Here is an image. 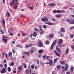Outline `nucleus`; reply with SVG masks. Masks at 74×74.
I'll return each mask as SVG.
<instances>
[{"label": "nucleus", "mask_w": 74, "mask_h": 74, "mask_svg": "<svg viewBox=\"0 0 74 74\" xmlns=\"http://www.w3.org/2000/svg\"><path fill=\"white\" fill-rule=\"evenodd\" d=\"M0 32L2 34H4V32L3 31L2 29H0Z\"/></svg>", "instance_id": "79ce46f5"}, {"label": "nucleus", "mask_w": 74, "mask_h": 74, "mask_svg": "<svg viewBox=\"0 0 74 74\" xmlns=\"http://www.w3.org/2000/svg\"><path fill=\"white\" fill-rule=\"evenodd\" d=\"M12 55V53L11 51H10L8 53V56L9 57H11V56Z\"/></svg>", "instance_id": "aec40b11"}, {"label": "nucleus", "mask_w": 74, "mask_h": 74, "mask_svg": "<svg viewBox=\"0 0 74 74\" xmlns=\"http://www.w3.org/2000/svg\"><path fill=\"white\" fill-rule=\"evenodd\" d=\"M74 71V67H71V71L72 73L73 72V71Z\"/></svg>", "instance_id": "cd10ccee"}, {"label": "nucleus", "mask_w": 74, "mask_h": 74, "mask_svg": "<svg viewBox=\"0 0 74 74\" xmlns=\"http://www.w3.org/2000/svg\"><path fill=\"white\" fill-rule=\"evenodd\" d=\"M36 61L37 62V64H39V61L38 60H37Z\"/></svg>", "instance_id": "680f3d73"}, {"label": "nucleus", "mask_w": 74, "mask_h": 74, "mask_svg": "<svg viewBox=\"0 0 74 74\" xmlns=\"http://www.w3.org/2000/svg\"><path fill=\"white\" fill-rule=\"evenodd\" d=\"M71 48L73 50H74V46H72L71 47Z\"/></svg>", "instance_id": "603ef678"}, {"label": "nucleus", "mask_w": 74, "mask_h": 74, "mask_svg": "<svg viewBox=\"0 0 74 74\" xmlns=\"http://www.w3.org/2000/svg\"><path fill=\"white\" fill-rule=\"evenodd\" d=\"M66 74H70V71H68L66 73Z\"/></svg>", "instance_id": "e2e57ef3"}, {"label": "nucleus", "mask_w": 74, "mask_h": 74, "mask_svg": "<svg viewBox=\"0 0 74 74\" xmlns=\"http://www.w3.org/2000/svg\"><path fill=\"white\" fill-rule=\"evenodd\" d=\"M61 36L62 37L63 36V34L62 33L61 34Z\"/></svg>", "instance_id": "69168bd1"}, {"label": "nucleus", "mask_w": 74, "mask_h": 74, "mask_svg": "<svg viewBox=\"0 0 74 74\" xmlns=\"http://www.w3.org/2000/svg\"><path fill=\"white\" fill-rule=\"evenodd\" d=\"M49 42H50L48 40H46V44H49Z\"/></svg>", "instance_id": "a19ab883"}, {"label": "nucleus", "mask_w": 74, "mask_h": 74, "mask_svg": "<svg viewBox=\"0 0 74 74\" xmlns=\"http://www.w3.org/2000/svg\"><path fill=\"white\" fill-rule=\"evenodd\" d=\"M15 42L14 41H12V44H14Z\"/></svg>", "instance_id": "774afa93"}, {"label": "nucleus", "mask_w": 74, "mask_h": 74, "mask_svg": "<svg viewBox=\"0 0 74 74\" xmlns=\"http://www.w3.org/2000/svg\"><path fill=\"white\" fill-rule=\"evenodd\" d=\"M35 51V49H32L30 51V52L31 53H33V52H34Z\"/></svg>", "instance_id": "a211bd4d"}, {"label": "nucleus", "mask_w": 74, "mask_h": 74, "mask_svg": "<svg viewBox=\"0 0 74 74\" xmlns=\"http://www.w3.org/2000/svg\"><path fill=\"white\" fill-rule=\"evenodd\" d=\"M56 42H57V40H55L51 45L50 47V50H52L53 47V45H56Z\"/></svg>", "instance_id": "f257e3e1"}, {"label": "nucleus", "mask_w": 74, "mask_h": 74, "mask_svg": "<svg viewBox=\"0 0 74 74\" xmlns=\"http://www.w3.org/2000/svg\"><path fill=\"white\" fill-rule=\"evenodd\" d=\"M6 63V59H5L3 61V63L5 64Z\"/></svg>", "instance_id": "864d4df0"}, {"label": "nucleus", "mask_w": 74, "mask_h": 74, "mask_svg": "<svg viewBox=\"0 0 74 74\" xmlns=\"http://www.w3.org/2000/svg\"><path fill=\"white\" fill-rule=\"evenodd\" d=\"M53 52L55 53L56 55L58 56V57H60V53H57V51L56 50H54Z\"/></svg>", "instance_id": "20e7f679"}, {"label": "nucleus", "mask_w": 74, "mask_h": 74, "mask_svg": "<svg viewBox=\"0 0 74 74\" xmlns=\"http://www.w3.org/2000/svg\"><path fill=\"white\" fill-rule=\"evenodd\" d=\"M16 5H15L14 7V10H16V9H17V6L19 4V3L18 2H16Z\"/></svg>", "instance_id": "1a4fd4ad"}, {"label": "nucleus", "mask_w": 74, "mask_h": 74, "mask_svg": "<svg viewBox=\"0 0 74 74\" xmlns=\"http://www.w3.org/2000/svg\"><path fill=\"white\" fill-rule=\"evenodd\" d=\"M59 59V58H56V59H55L54 60V63H55L56 62H57V61H58V60Z\"/></svg>", "instance_id": "5701e85b"}, {"label": "nucleus", "mask_w": 74, "mask_h": 74, "mask_svg": "<svg viewBox=\"0 0 74 74\" xmlns=\"http://www.w3.org/2000/svg\"><path fill=\"white\" fill-rule=\"evenodd\" d=\"M52 20L53 21H54V22H56V19L54 18H52Z\"/></svg>", "instance_id": "3c124183"}, {"label": "nucleus", "mask_w": 74, "mask_h": 74, "mask_svg": "<svg viewBox=\"0 0 74 74\" xmlns=\"http://www.w3.org/2000/svg\"><path fill=\"white\" fill-rule=\"evenodd\" d=\"M28 7L30 9H31L32 10H33V7H30V6H28Z\"/></svg>", "instance_id": "58836bf2"}, {"label": "nucleus", "mask_w": 74, "mask_h": 74, "mask_svg": "<svg viewBox=\"0 0 74 74\" xmlns=\"http://www.w3.org/2000/svg\"><path fill=\"white\" fill-rule=\"evenodd\" d=\"M67 53L68 54H69V48H68V47L67 48V49L65 53L66 54H67Z\"/></svg>", "instance_id": "4be33fe9"}, {"label": "nucleus", "mask_w": 74, "mask_h": 74, "mask_svg": "<svg viewBox=\"0 0 74 74\" xmlns=\"http://www.w3.org/2000/svg\"><path fill=\"white\" fill-rule=\"evenodd\" d=\"M57 13H61V11L60 10H58L57 11Z\"/></svg>", "instance_id": "37998d69"}, {"label": "nucleus", "mask_w": 74, "mask_h": 74, "mask_svg": "<svg viewBox=\"0 0 74 74\" xmlns=\"http://www.w3.org/2000/svg\"><path fill=\"white\" fill-rule=\"evenodd\" d=\"M48 60L49 61V64L50 66H52V65L53 64V61H52V60L49 59Z\"/></svg>", "instance_id": "39448f33"}, {"label": "nucleus", "mask_w": 74, "mask_h": 74, "mask_svg": "<svg viewBox=\"0 0 74 74\" xmlns=\"http://www.w3.org/2000/svg\"><path fill=\"white\" fill-rule=\"evenodd\" d=\"M37 33L36 32H34L32 34V36L33 37H36L37 36Z\"/></svg>", "instance_id": "ddd939ff"}, {"label": "nucleus", "mask_w": 74, "mask_h": 74, "mask_svg": "<svg viewBox=\"0 0 74 74\" xmlns=\"http://www.w3.org/2000/svg\"><path fill=\"white\" fill-rule=\"evenodd\" d=\"M31 67L32 69H33L34 68V66L32 65L31 66Z\"/></svg>", "instance_id": "6e6d98bb"}, {"label": "nucleus", "mask_w": 74, "mask_h": 74, "mask_svg": "<svg viewBox=\"0 0 74 74\" xmlns=\"http://www.w3.org/2000/svg\"><path fill=\"white\" fill-rule=\"evenodd\" d=\"M45 24H47V25H53V24L52 23H50L49 22H48V23H45Z\"/></svg>", "instance_id": "dca6fc26"}, {"label": "nucleus", "mask_w": 74, "mask_h": 74, "mask_svg": "<svg viewBox=\"0 0 74 74\" xmlns=\"http://www.w3.org/2000/svg\"><path fill=\"white\" fill-rule=\"evenodd\" d=\"M0 67H1V68H3V65L2 64H0Z\"/></svg>", "instance_id": "5fc2aeb1"}, {"label": "nucleus", "mask_w": 74, "mask_h": 74, "mask_svg": "<svg viewBox=\"0 0 74 74\" xmlns=\"http://www.w3.org/2000/svg\"><path fill=\"white\" fill-rule=\"evenodd\" d=\"M60 67H61L59 65H58L57 66V69L58 70H59L60 69Z\"/></svg>", "instance_id": "72a5a7b5"}, {"label": "nucleus", "mask_w": 74, "mask_h": 74, "mask_svg": "<svg viewBox=\"0 0 74 74\" xmlns=\"http://www.w3.org/2000/svg\"><path fill=\"white\" fill-rule=\"evenodd\" d=\"M53 12H54V13H56V12H57V11H56L55 10L53 11Z\"/></svg>", "instance_id": "4d7b16f0"}, {"label": "nucleus", "mask_w": 74, "mask_h": 74, "mask_svg": "<svg viewBox=\"0 0 74 74\" xmlns=\"http://www.w3.org/2000/svg\"><path fill=\"white\" fill-rule=\"evenodd\" d=\"M44 33V32L43 31H42L40 33V34H42Z\"/></svg>", "instance_id": "de8ad7c7"}, {"label": "nucleus", "mask_w": 74, "mask_h": 74, "mask_svg": "<svg viewBox=\"0 0 74 74\" xmlns=\"http://www.w3.org/2000/svg\"><path fill=\"white\" fill-rule=\"evenodd\" d=\"M8 71H9V72H10L11 71V68L10 67H8Z\"/></svg>", "instance_id": "7c9ffc66"}, {"label": "nucleus", "mask_w": 74, "mask_h": 74, "mask_svg": "<svg viewBox=\"0 0 74 74\" xmlns=\"http://www.w3.org/2000/svg\"><path fill=\"white\" fill-rule=\"evenodd\" d=\"M56 5V4L55 3H49L48 4L49 6V7H54Z\"/></svg>", "instance_id": "f8f14e48"}, {"label": "nucleus", "mask_w": 74, "mask_h": 74, "mask_svg": "<svg viewBox=\"0 0 74 74\" xmlns=\"http://www.w3.org/2000/svg\"><path fill=\"white\" fill-rule=\"evenodd\" d=\"M38 44H39V45L40 47H43V44H42V42L41 41H39L38 42Z\"/></svg>", "instance_id": "7ed1b4c3"}, {"label": "nucleus", "mask_w": 74, "mask_h": 74, "mask_svg": "<svg viewBox=\"0 0 74 74\" xmlns=\"http://www.w3.org/2000/svg\"><path fill=\"white\" fill-rule=\"evenodd\" d=\"M39 28H40V31H42V30H43V29H42V27H41V26H40Z\"/></svg>", "instance_id": "ea45409f"}, {"label": "nucleus", "mask_w": 74, "mask_h": 74, "mask_svg": "<svg viewBox=\"0 0 74 74\" xmlns=\"http://www.w3.org/2000/svg\"><path fill=\"white\" fill-rule=\"evenodd\" d=\"M31 40H35V38H31Z\"/></svg>", "instance_id": "338daca9"}, {"label": "nucleus", "mask_w": 74, "mask_h": 74, "mask_svg": "<svg viewBox=\"0 0 74 74\" xmlns=\"http://www.w3.org/2000/svg\"><path fill=\"white\" fill-rule=\"evenodd\" d=\"M0 72L1 73L4 74L5 73V72H6V70H5V68H3L2 69V71H0Z\"/></svg>", "instance_id": "423d86ee"}, {"label": "nucleus", "mask_w": 74, "mask_h": 74, "mask_svg": "<svg viewBox=\"0 0 74 74\" xmlns=\"http://www.w3.org/2000/svg\"><path fill=\"white\" fill-rule=\"evenodd\" d=\"M69 23L71 25H73V24H74V19H71L69 22Z\"/></svg>", "instance_id": "9d476101"}, {"label": "nucleus", "mask_w": 74, "mask_h": 74, "mask_svg": "<svg viewBox=\"0 0 74 74\" xmlns=\"http://www.w3.org/2000/svg\"><path fill=\"white\" fill-rule=\"evenodd\" d=\"M43 52H44V50H43L40 49L38 51V53H42Z\"/></svg>", "instance_id": "6ab92c4d"}, {"label": "nucleus", "mask_w": 74, "mask_h": 74, "mask_svg": "<svg viewBox=\"0 0 74 74\" xmlns=\"http://www.w3.org/2000/svg\"><path fill=\"white\" fill-rule=\"evenodd\" d=\"M55 16L56 18H60L62 16V14H56L55 15Z\"/></svg>", "instance_id": "f3484780"}, {"label": "nucleus", "mask_w": 74, "mask_h": 74, "mask_svg": "<svg viewBox=\"0 0 74 74\" xmlns=\"http://www.w3.org/2000/svg\"><path fill=\"white\" fill-rule=\"evenodd\" d=\"M65 67L66 68H68V65L67 64H66L65 65Z\"/></svg>", "instance_id": "13d9d810"}, {"label": "nucleus", "mask_w": 74, "mask_h": 74, "mask_svg": "<svg viewBox=\"0 0 74 74\" xmlns=\"http://www.w3.org/2000/svg\"><path fill=\"white\" fill-rule=\"evenodd\" d=\"M34 29L35 30V31H36V32H38V29L36 28H34Z\"/></svg>", "instance_id": "8fccbe9b"}, {"label": "nucleus", "mask_w": 74, "mask_h": 74, "mask_svg": "<svg viewBox=\"0 0 74 74\" xmlns=\"http://www.w3.org/2000/svg\"><path fill=\"white\" fill-rule=\"evenodd\" d=\"M22 65L23 66V67L24 68H27V66H26V64L25 63H23L22 64Z\"/></svg>", "instance_id": "393cba45"}, {"label": "nucleus", "mask_w": 74, "mask_h": 74, "mask_svg": "<svg viewBox=\"0 0 74 74\" xmlns=\"http://www.w3.org/2000/svg\"><path fill=\"white\" fill-rule=\"evenodd\" d=\"M64 63V61H62L60 62L61 64H63Z\"/></svg>", "instance_id": "49530a36"}, {"label": "nucleus", "mask_w": 74, "mask_h": 74, "mask_svg": "<svg viewBox=\"0 0 74 74\" xmlns=\"http://www.w3.org/2000/svg\"><path fill=\"white\" fill-rule=\"evenodd\" d=\"M56 49L57 50V51L58 52L60 53H62V51H60V50H59V49L58 46H57L56 47Z\"/></svg>", "instance_id": "9b49d317"}, {"label": "nucleus", "mask_w": 74, "mask_h": 74, "mask_svg": "<svg viewBox=\"0 0 74 74\" xmlns=\"http://www.w3.org/2000/svg\"><path fill=\"white\" fill-rule=\"evenodd\" d=\"M54 36V34H51L49 35V38H53Z\"/></svg>", "instance_id": "2eb2a0df"}, {"label": "nucleus", "mask_w": 74, "mask_h": 74, "mask_svg": "<svg viewBox=\"0 0 74 74\" xmlns=\"http://www.w3.org/2000/svg\"><path fill=\"white\" fill-rule=\"evenodd\" d=\"M41 21L44 22H47L48 21V19L47 17H43L41 19Z\"/></svg>", "instance_id": "f03ea898"}, {"label": "nucleus", "mask_w": 74, "mask_h": 74, "mask_svg": "<svg viewBox=\"0 0 74 74\" xmlns=\"http://www.w3.org/2000/svg\"><path fill=\"white\" fill-rule=\"evenodd\" d=\"M65 29L64 28H62L60 29V32L63 33H65Z\"/></svg>", "instance_id": "4468645a"}, {"label": "nucleus", "mask_w": 74, "mask_h": 74, "mask_svg": "<svg viewBox=\"0 0 74 74\" xmlns=\"http://www.w3.org/2000/svg\"><path fill=\"white\" fill-rule=\"evenodd\" d=\"M70 36L71 38H73V37H74V35L71 34L70 35Z\"/></svg>", "instance_id": "f704fd0d"}, {"label": "nucleus", "mask_w": 74, "mask_h": 74, "mask_svg": "<svg viewBox=\"0 0 74 74\" xmlns=\"http://www.w3.org/2000/svg\"><path fill=\"white\" fill-rule=\"evenodd\" d=\"M66 21H67V22H69V23H70V20L69 19H67L66 20Z\"/></svg>", "instance_id": "09e8293b"}, {"label": "nucleus", "mask_w": 74, "mask_h": 74, "mask_svg": "<svg viewBox=\"0 0 74 74\" xmlns=\"http://www.w3.org/2000/svg\"><path fill=\"white\" fill-rule=\"evenodd\" d=\"M25 73L26 74H29V71L28 70H26L25 71Z\"/></svg>", "instance_id": "473e14b6"}, {"label": "nucleus", "mask_w": 74, "mask_h": 74, "mask_svg": "<svg viewBox=\"0 0 74 74\" xmlns=\"http://www.w3.org/2000/svg\"><path fill=\"white\" fill-rule=\"evenodd\" d=\"M7 14L8 16H10V13H9V12H8Z\"/></svg>", "instance_id": "0e129e2a"}, {"label": "nucleus", "mask_w": 74, "mask_h": 74, "mask_svg": "<svg viewBox=\"0 0 74 74\" xmlns=\"http://www.w3.org/2000/svg\"><path fill=\"white\" fill-rule=\"evenodd\" d=\"M42 57L43 58H44V59H45V58H46V56L45 55V56H43Z\"/></svg>", "instance_id": "bf43d9fd"}, {"label": "nucleus", "mask_w": 74, "mask_h": 74, "mask_svg": "<svg viewBox=\"0 0 74 74\" xmlns=\"http://www.w3.org/2000/svg\"><path fill=\"white\" fill-rule=\"evenodd\" d=\"M21 32L22 34V36H26V34H25V33H24V32H23V31H21Z\"/></svg>", "instance_id": "b1692460"}, {"label": "nucleus", "mask_w": 74, "mask_h": 74, "mask_svg": "<svg viewBox=\"0 0 74 74\" xmlns=\"http://www.w3.org/2000/svg\"><path fill=\"white\" fill-rule=\"evenodd\" d=\"M14 3H15V0H13L10 2V6H12L14 4Z\"/></svg>", "instance_id": "6e6552de"}, {"label": "nucleus", "mask_w": 74, "mask_h": 74, "mask_svg": "<svg viewBox=\"0 0 74 74\" xmlns=\"http://www.w3.org/2000/svg\"><path fill=\"white\" fill-rule=\"evenodd\" d=\"M4 67L5 68H6V67H7V64H5V65H4Z\"/></svg>", "instance_id": "052dcab7"}, {"label": "nucleus", "mask_w": 74, "mask_h": 74, "mask_svg": "<svg viewBox=\"0 0 74 74\" xmlns=\"http://www.w3.org/2000/svg\"><path fill=\"white\" fill-rule=\"evenodd\" d=\"M2 40L4 42H7V39H6L5 38L3 37Z\"/></svg>", "instance_id": "c85d7f7f"}, {"label": "nucleus", "mask_w": 74, "mask_h": 74, "mask_svg": "<svg viewBox=\"0 0 74 74\" xmlns=\"http://www.w3.org/2000/svg\"><path fill=\"white\" fill-rule=\"evenodd\" d=\"M14 65V62H11V64H9V66H13Z\"/></svg>", "instance_id": "c756f323"}, {"label": "nucleus", "mask_w": 74, "mask_h": 74, "mask_svg": "<svg viewBox=\"0 0 74 74\" xmlns=\"http://www.w3.org/2000/svg\"><path fill=\"white\" fill-rule=\"evenodd\" d=\"M58 45L59 47H64V46L65 45V44H63L61 45H60V44H59Z\"/></svg>", "instance_id": "bb28decb"}, {"label": "nucleus", "mask_w": 74, "mask_h": 74, "mask_svg": "<svg viewBox=\"0 0 74 74\" xmlns=\"http://www.w3.org/2000/svg\"><path fill=\"white\" fill-rule=\"evenodd\" d=\"M43 27L44 29H47V25H43Z\"/></svg>", "instance_id": "4c0bfd02"}, {"label": "nucleus", "mask_w": 74, "mask_h": 74, "mask_svg": "<svg viewBox=\"0 0 74 74\" xmlns=\"http://www.w3.org/2000/svg\"><path fill=\"white\" fill-rule=\"evenodd\" d=\"M63 43V40L62 39H59L58 40V44H62Z\"/></svg>", "instance_id": "0eeeda50"}, {"label": "nucleus", "mask_w": 74, "mask_h": 74, "mask_svg": "<svg viewBox=\"0 0 74 74\" xmlns=\"http://www.w3.org/2000/svg\"><path fill=\"white\" fill-rule=\"evenodd\" d=\"M3 23H2V25L3 26H5V20H4V19H3Z\"/></svg>", "instance_id": "c9c22d12"}, {"label": "nucleus", "mask_w": 74, "mask_h": 74, "mask_svg": "<svg viewBox=\"0 0 74 74\" xmlns=\"http://www.w3.org/2000/svg\"><path fill=\"white\" fill-rule=\"evenodd\" d=\"M12 52L13 53H15V50L14 49H12Z\"/></svg>", "instance_id": "e433bc0d"}, {"label": "nucleus", "mask_w": 74, "mask_h": 74, "mask_svg": "<svg viewBox=\"0 0 74 74\" xmlns=\"http://www.w3.org/2000/svg\"><path fill=\"white\" fill-rule=\"evenodd\" d=\"M49 58H50V57L47 56V57L46 58V60H48V59H49Z\"/></svg>", "instance_id": "c03bdc74"}, {"label": "nucleus", "mask_w": 74, "mask_h": 74, "mask_svg": "<svg viewBox=\"0 0 74 74\" xmlns=\"http://www.w3.org/2000/svg\"><path fill=\"white\" fill-rule=\"evenodd\" d=\"M22 69V67H21V66H18V69L19 71H21V70Z\"/></svg>", "instance_id": "2f4dec72"}, {"label": "nucleus", "mask_w": 74, "mask_h": 74, "mask_svg": "<svg viewBox=\"0 0 74 74\" xmlns=\"http://www.w3.org/2000/svg\"><path fill=\"white\" fill-rule=\"evenodd\" d=\"M68 69V68L65 67L64 69V70L65 71H67V69Z\"/></svg>", "instance_id": "a18cd8bd"}, {"label": "nucleus", "mask_w": 74, "mask_h": 74, "mask_svg": "<svg viewBox=\"0 0 74 74\" xmlns=\"http://www.w3.org/2000/svg\"><path fill=\"white\" fill-rule=\"evenodd\" d=\"M24 54H27V55H30V53L29 52H24Z\"/></svg>", "instance_id": "a878e982"}, {"label": "nucleus", "mask_w": 74, "mask_h": 74, "mask_svg": "<svg viewBox=\"0 0 74 74\" xmlns=\"http://www.w3.org/2000/svg\"><path fill=\"white\" fill-rule=\"evenodd\" d=\"M33 45V44H31L29 45H27V46H25V48H28V47H32V46Z\"/></svg>", "instance_id": "412c9836"}]
</instances>
